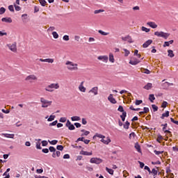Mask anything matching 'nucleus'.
<instances>
[{
    "label": "nucleus",
    "mask_w": 178,
    "mask_h": 178,
    "mask_svg": "<svg viewBox=\"0 0 178 178\" xmlns=\"http://www.w3.org/2000/svg\"><path fill=\"white\" fill-rule=\"evenodd\" d=\"M55 115H51L49 118L47 119V122H52V120H55Z\"/></svg>",
    "instance_id": "34"
},
{
    "label": "nucleus",
    "mask_w": 178,
    "mask_h": 178,
    "mask_svg": "<svg viewBox=\"0 0 178 178\" xmlns=\"http://www.w3.org/2000/svg\"><path fill=\"white\" fill-rule=\"evenodd\" d=\"M170 86H173V83L165 82L163 83V87H170Z\"/></svg>",
    "instance_id": "30"
},
{
    "label": "nucleus",
    "mask_w": 178,
    "mask_h": 178,
    "mask_svg": "<svg viewBox=\"0 0 178 178\" xmlns=\"http://www.w3.org/2000/svg\"><path fill=\"white\" fill-rule=\"evenodd\" d=\"M161 126L163 127L162 129L163 131H165V130H166V128L168 127V123L162 124Z\"/></svg>",
    "instance_id": "56"
},
{
    "label": "nucleus",
    "mask_w": 178,
    "mask_h": 178,
    "mask_svg": "<svg viewBox=\"0 0 178 178\" xmlns=\"http://www.w3.org/2000/svg\"><path fill=\"white\" fill-rule=\"evenodd\" d=\"M135 148L138 151V152H141V147L139 145L138 143L135 144Z\"/></svg>",
    "instance_id": "26"
},
{
    "label": "nucleus",
    "mask_w": 178,
    "mask_h": 178,
    "mask_svg": "<svg viewBox=\"0 0 178 178\" xmlns=\"http://www.w3.org/2000/svg\"><path fill=\"white\" fill-rule=\"evenodd\" d=\"M154 35H156V37H161L162 38H164V40H168L170 36V33H165L163 31H156L154 32Z\"/></svg>",
    "instance_id": "3"
},
{
    "label": "nucleus",
    "mask_w": 178,
    "mask_h": 178,
    "mask_svg": "<svg viewBox=\"0 0 178 178\" xmlns=\"http://www.w3.org/2000/svg\"><path fill=\"white\" fill-rule=\"evenodd\" d=\"M140 104H143V100H136L135 104L136 105H140Z\"/></svg>",
    "instance_id": "63"
},
{
    "label": "nucleus",
    "mask_w": 178,
    "mask_h": 178,
    "mask_svg": "<svg viewBox=\"0 0 178 178\" xmlns=\"http://www.w3.org/2000/svg\"><path fill=\"white\" fill-rule=\"evenodd\" d=\"M118 111V112H122V113H123V112H126V111H124V109L123 108V106H119Z\"/></svg>",
    "instance_id": "46"
},
{
    "label": "nucleus",
    "mask_w": 178,
    "mask_h": 178,
    "mask_svg": "<svg viewBox=\"0 0 178 178\" xmlns=\"http://www.w3.org/2000/svg\"><path fill=\"white\" fill-rule=\"evenodd\" d=\"M147 24L149 27H152V29H156V27H158V25L154 22H147Z\"/></svg>",
    "instance_id": "16"
},
{
    "label": "nucleus",
    "mask_w": 178,
    "mask_h": 178,
    "mask_svg": "<svg viewBox=\"0 0 178 178\" xmlns=\"http://www.w3.org/2000/svg\"><path fill=\"white\" fill-rule=\"evenodd\" d=\"M56 124H58V120H55L53 122L49 123V126L51 127V126H56Z\"/></svg>",
    "instance_id": "44"
},
{
    "label": "nucleus",
    "mask_w": 178,
    "mask_h": 178,
    "mask_svg": "<svg viewBox=\"0 0 178 178\" xmlns=\"http://www.w3.org/2000/svg\"><path fill=\"white\" fill-rule=\"evenodd\" d=\"M121 38H122V41H127V42H129V44L133 43V39H131V36H130V35L122 37Z\"/></svg>",
    "instance_id": "9"
},
{
    "label": "nucleus",
    "mask_w": 178,
    "mask_h": 178,
    "mask_svg": "<svg viewBox=\"0 0 178 178\" xmlns=\"http://www.w3.org/2000/svg\"><path fill=\"white\" fill-rule=\"evenodd\" d=\"M97 137H98L99 138H105V136L102 135V134H96L94 136L93 138H97Z\"/></svg>",
    "instance_id": "25"
},
{
    "label": "nucleus",
    "mask_w": 178,
    "mask_h": 178,
    "mask_svg": "<svg viewBox=\"0 0 178 178\" xmlns=\"http://www.w3.org/2000/svg\"><path fill=\"white\" fill-rule=\"evenodd\" d=\"M49 149L50 152H56V149L55 147H54L53 146H50L49 147Z\"/></svg>",
    "instance_id": "43"
},
{
    "label": "nucleus",
    "mask_w": 178,
    "mask_h": 178,
    "mask_svg": "<svg viewBox=\"0 0 178 178\" xmlns=\"http://www.w3.org/2000/svg\"><path fill=\"white\" fill-rule=\"evenodd\" d=\"M2 22H4L5 23H12V18L10 17H3L1 19Z\"/></svg>",
    "instance_id": "19"
},
{
    "label": "nucleus",
    "mask_w": 178,
    "mask_h": 178,
    "mask_svg": "<svg viewBox=\"0 0 178 178\" xmlns=\"http://www.w3.org/2000/svg\"><path fill=\"white\" fill-rule=\"evenodd\" d=\"M46 62L48 63H54V58H46Z\"/></svg>",
    "instance_id": "54"
},
{
    "label": "nucleus",
    "mask_w": 178,
    "mask_h": 178,
    "mask_svg": "<svg viewBox=\"0 0 178 178\" xmlns=\"http://www.w3.org/2000/svg\"><path fill=\"white\" fill-rule=\"evenodd\" d=\"M79 90L81 92H86V88L84 86H79Z\"/></svg>",
    "instance_id": "33"
},
{
    "label": "nucleus",
    "mask_w": 178,
    "mask_h": 178,
    "mask_svg": "<svg viewBox=\"0 0 178 178\" xmlns=\"http://www.w3.org/2000/svg\"><path fill=\"white\" fill-rule=\"evenodd\" d=\"M39 2L42 6H45L47 4V1L45 0H39Z\"/></svg>",
    "instance_id": "41"
},
{
    "label": "nucleus",
    "mask_w": 178,
    "mask_h": 178,
    "mask_svg": "<svg viewBox=\"0 0 178 178\" xmlns=\"http://www.w3.org/2000/svg\"><path fill=\"white\" fill-rule=\"evenodd\" d=\"M8 48L10 51H12V52H17V44L16 42H14L13 44H7Z\"/></svg>",
    "instance_id": "5"
},
{
    "label": "nucleus",
    "mask_w": 178,
    "mask_h": 178,
    "mask_svg": "<svg viewBox=\"0 0 178 178\" xmlns=\"http://www.w3.org/2000/svg\"><path fill=\"white\" fill-rule=\"evenodd\" d=\"M108 60L111 63H115V58L113 57V54H112V53L109 54Z\"/></svg>",
    "instance_id": "20"
},
{
    "label": "nucleus",
    "mask_w": 178,
    "mask_h": 178,
    "mask_svg": "<svg viewBox=\"0 0 178 178\" xmlns=\"http://www.w3.org/2000/svg\"><path fill=\"white\" fill-rule=\"evenodd\" d=\"M90 163H95L96 165H99V163H102V160L99 158H91L90 160Z\"/></svg>",
    "instance_id": "6"
},
{
    "label": "nucleus",
    "mask_w": 178,
    "mask_h": 178,
    "mask_svg": "<svg viewBox=\"0 0 178 178\" xmlns=\"http://www.w3.org/2000/svg\"><path fill=\"white\" fill-rule=\"evenodd\" d=\"M106 170L109 175H113V170L108 168V167L106 168Z\"/></svg>",
    "instance_id": "32"
},
{
    "label": "nucleus",
    "mask_w": 178,
    "mask_h": 178,
    "mask_svg": "<svg viewBox=\"0 0 178 178\" xmlns=\"http://www.w3.org/2000/svg\"><path fill=\"white\" fill-rule=\"evenodd\" d=\"M154 152L156 155H161V154H163V151L161 152V151L154 150Z\"/></svg>",
    "instance_id": "55"
},
{
    "label": "nucleus",
    "mask_w": 178,
    "mask_h": 178,
    "mask_svg": "<svg viewBox=\"0 0 178 178\" xmlns=\"http://www.w3.org/2000/svg\"><path fill=\"white\" fill-rule=\"evenodd\" d=\"M6 138H15V134H1Z\"/></svg>",
    "instance_id": "13"
},
{
    "label": "nucleus",
    "mask_w": 178,
    "mask_h": 178,
    "mask_svg": "<svg viewBox=\"0 0 178 178\" xmlns=\"http://www.w3.org/2000/svg\"><path fill=\"white\" fill-rule=\"evenodd\" d=\"M49 144H51V145H56V144H58V140H53L51 141L49 140Z\"/></svg>",
    "instance_id": "40"
},
{
    "label": "nucleus",
    "mask_w": 178,
    "mask_h": 178,
    "mask_svg": "<svg viewBox=\"0 0 178 178\" xmlns=\"http://www.w3.org/2000/svg\"><path fill=\"white\" fill-rule=\"evenodd\" d=\"M148 112H149V108L148 107H144L143 113H148Z\"/></svg>",
    "instance_id": "59"
},
{
    "label": "nucleus",
    "mask_w": 178,
    "mask_h": 178,
    "mask_svg": "<svg viewBox=\"0 0 178 178\" xmlns=\"http://www.w3.org/2000/svg\"><path fill=\"white\" fill-rule=\"evenodd\" d=\"M36 148L37 149H42V147H41V143L40 142L36 143Z\"/></svg>",
    "instance_id": "42"
},
{
    "label": "nucleus",
    "mask_w": 178,
    "mask_h": 178,
    "mask_svg": "<svg viewBox=\"0 0 178 178\" xmlns=\"http://www.w3.org/2000/svg\"><path fill=\"white\" fill-rule=\"evenodd\" d=\"M59 122H60L61 123H65V122H66V118L65 117H62L60 118Z\"/></svg>",
    "instance_id": "57"
},
{
    "label": "nucleus",
    "mask_w": 178,
    "mask_h": 178,
    "mask_svg": "<svg viewBox=\"0 0 178 178\" xmlns=\"http://www.w3.org/2000/svg\"><path fill=\"white\" fill-rule=\"evenodd\" d=\"M124 51V56H129L130 55V51L127 50V49H123Z\"/></svg>",
    "instance_id": "39"
},
{
    "label": "nucleus",
    "mask_w": 178,
    "mask_h": 178,
    "mask_svg": "<svg viewBox=\"0 0 178 178\" xmlns=\"http://www.w3.org/2000/svg\"><path fill=\"white\" fill-rule=\"evenodd\" d=\"M168 56L170 58H173L175 56V54L173 53V50H168Z\"/></svg>",
    "instance_id": "27"
},
{
    "label": "nucleus",
    "mask_w": 178,
    "mask_h": 178,
    "mask_svg": "<svg viewBox=\"0 0 178 178\" xmlns=\"http://www.w3.org/2000/svg\"><path fill=\"white\" fill-rule=\"evenodd\" d=\"M55 30V26H50L48 29L47 31H54Z\"/></svg>",
    "instance_id": "64"
},
{
    "label": "nucleus",
    "mask_w": 178,
    "mask_h": 178,
    "mask_svg": "<svg viewBox=\"0 0 178 178\" xmlns=\"http://www.w3.org/2000/svg\"><path fill=\"white\" fill-rule=\"evenodd\" d=\"M100 141L104 144H106V145H108V144L111 143V138H109V137H107L106 139H104V138L101 139Z\"/></svg>",
    "instance_id": "17"
},
{
    "label": "nucleus",
    "mask_w": 178,
    "mask_h": 178,
    "mask_svg": "<svg viewBox=\"0 0 178 178\" xmlns=\"http://www.w3.org/2000/svg\"><path fill=\"white\" fill-rule=\"evenodd\" d=\"M42 108H48L52 105V101H49L44 97L40 98Z\"/></svg>",
    "instance_id": "4"
},
{
    "label": "nucleus",
    "mask_w": 178,
    "mask_h": 178,
    "mask_svg": "<svg viewBox=\"0 0 178 178\" xmlns=\"http://www.w3.org/2000/svg\"><path fill=\"white\" fill-rule=\"evenodd\" d=\"M151 44H152V40H148L147 41H146V42L143 44V48H148V47H149V45H151Z\"/></svg>",
    "instance_id": "15"
},
{
    "label": "nucleus",
    "mask_w": 178,
    "mask_h": 178,
    "mask_svg": "<svg viewBox=\"0 0 178 178\" xmlns=\"http://www.w3.org/2000/svg\"><path fill=\"white\" fill-rule=\"evenodd\" d=\"M63 159H70V155L66 154L63 156Z\"/></svg>",
    "instance_id": "61"
},
{
    "label": "nucleus",
    "mask_w": 178,
    "mask_h": 178,
    "mask_svg": "<svg viewBox=\"0 0 178 178\" xmlns=\"http://www.w3.org/2000/svg\"><path fill=\"white\" fill-rule=\"evenodd\" d=\"M8 10L10 12H15V8L13 5L8 6Z\"/></svg>",
    "instance_id": "50"
},
{
    "label": "nucleus",
    "mask_w": 178,
    "mask_h": 178,
    "mask_svg": "<svg viewBox=\"0 0 178 178\" xmlns=\"http://www.w3.org/2000/svg\"><path fill=\"white\" fill-rule=\"evenodd\" d=\"M104 11L105 10H95L94 13H95V15H98V13H101L104 12Z\"/></svg>",
    "instance_id": "51"
},
{
    "label": "nucleus",
    "mask_w": 178,
    "mask_h": 178,
    "mask_svg": "<svg viewBox=\"0 0 178 178\" xmlns=\"http://www.w3.org/2000/svg\"><path fill=\"white\" fill-rule=\"evenodd\" d=\"M63 40L64 41H69V40H70L69 35H65L63 37Z\"/></svg>",
    "instance_id": "53"
},
{
    "label": "nucleus",
    "mask_w": 178,
    "mask_h": 178,
    "mask_svg": "<svg viewBox=\"0 0 178 178\" xmlns=\"http://www.w3.org/2000/svg\"><path fill=\"white\" fill-rule=\"evenodd\" d=\"M145 90H151L152 88V83H148L146 86L143 87Z\"/></svg>",
    "instance_id": "22"
},
{
    "label": "nucleus",
    "mask_w": 178,
    "mask_h": 178,
    "mask_svg": "<svg viewBox=\"0 0 178 178\" xmlns=\"http://www.w3.org/2000/svg\"><path fill=\"white\" fill-rule=\"evenodd\" d=\"M6 9H5V8L1 7L0 8V15H3L5 13V12H6Z\"/></svg>",
    "instance_id": "45"
},
{
    "label": "nucleus",
    "mask_w": 178,
    "mask_h": 178,
    "mask_svg": "<svg viewBox=\"0 0 178 178\" xmlns=\"http://www.w3.org/2000/svg\"><path fill=\"white\" fill-rule=\"evenodd\" d=\"M14 7L15 10H17V12H19V10H22V8H20V6H17L16 4H14Z\"/></svg>",
    "instance_id": "47"
},
{
    "label": "nucleus",
    "mask_w": 178,
    "mask_h": 178,
    "mask_svg": "<svg viewBox=\"0 0 178 178\" xmlns=\"http://www.w3.org/2000/svg\"><path fill=\"white\" fill-rule=\"evenodd\" d=\"M130 127V122L129 121H126L125 124H124V129H129Z\"/></svg>",
    "instance_id": "31"
},
{
    "label": "nucleus",
    "mask_w": 178,
    "mask_h": 178,
    "mask_svg": "<svg viewBox=\"0 0 178 178\" xmlns=\"http://www.w3.org/2000/svg\"><path fill=\"white\" fill-rule=\"evenodd\" d=\"M140 60H138L137 58H132L129 60V64L133 65L134 66H136V65H138V63H140Z\"/></svg>",
    "instance_id": "8"
},
{
    "label": "nucleus",
    "mask_w": 178,
    "mask_h": 178,
    "mask_svg": "<svg viewBox=\"0 0 178 178\" xmlns=\"http://www.w3.org/2000/svg\"><path fill=\"white\" fill-rule=\"evenodd\" d=\"M38 12H40V8L37 6H35V7H34V13H37Z\"/></svg>",
    "instance_id": "52"
},
{
    "label": "nucleus",
    "mask_w": 178,
    "mask_h": 178,
    "mask_svg": "<svg viewBox=\"0 0 178 178\" xmlns=\"http://www.w3.org/2000/svg\"><path fill=\"white\" fill-rule=\"evenodd\" d=\"M108 99L111 104H116L118 102L116 99L113 98V95L112 94L109 95Z\"/></svg>",
    "instance_id": "12"
},
{
    "label": "nucleus",
    "mask_w": 178,
    "mask_h": 178,
    "mask_svg": "<svg viewBox=\"0 0 178 178\" xmlns=\"http://www.w3.org/2000/svg\"><path fill=\"white\" fill-rule=\"evenodd\" d=\"M56 149H58V151H63V146L60 145H57Z\"/></svg>",
    "instance_id": "48"
},
{
    "label": "nucleus",
    "mask_w": 178,
    "mask_h": 178,
    "mask_svg": "<svg viewBox=\"0 0 178 178\" xmlns=\"http://www.w3.org/2000/svg\"><path fill=\"white\" fill-rule=\"evenodd\" d=\"M80 154L81 155H86V156H90L92 155V152H88L82 150L80 152Z\"/></svg>",
    "instance_id": "18"
},
{
    "label": "nucleus",
    "mask_w": 178,
    "mask_h": 178,
    "mask_svg": "<svg viewBox=\"0 0 178 178\" xmlns=\"http://www.w3.org/2000/svg\"><path fill=\"white\" fill-rule=\"evenodd\" d=\"M65 126L66 127H68L70 130H74V129H76L74 125H73V124H72V122H70L69 120H67Z\"/></svg>",
    "instance_id": "10"
},
{
    "label": "nucleus",
    "mask_w": 178,
    "mask_h": 178,
    "mask_svg": "<svg viewBox=\"0 0 178 178\" xmlns=\"http://www.w3.org/2000/svg\"><path fill=\"white\" fill-rule=\"evenodd\" d=\"M165 118H169V111H166L165 113H163L161 116V119H165Z\"/></svg>",
    "instance_id": "21"
},
{
    "label": "nucleus",
    "mask_w": 178,
    "mask_h": 178,
    "mask_svg": "<svg viewBox=\"0 0 178 178\" xmlns=\"http://www.w3.org/2000/svg\"><path fill=\"white\" fill-rule=\"evenodd\" d=\"M52 35H53L54 38H55L56 40L57 38H59V35L58 34V33H56V31H54L52 33Z\"/></svg>",
    "instance_id": "35"
},
{
    "label": "nucleus",
    "mask_w": 178,
    "mask_h": 178,
    "mask_svg": "<svg viewBox=\"0 0 178 178\" xmlns=\"http://www.w3.org/2000/svg\"><path fill=\"white\" fill-rule=\"evenodd\" d=\"M98 60H102V62H104V63H108V60H109V58L108 56H99L97 57Z\"/></svg>",
    "instance_id": "7"
},
{
    "label": "nucleus",
    "mask_w": 178,
    "mask_h": 178,
    "mask_svg": "<svg viewBox=\"0 0 178 178\" xmlns=\"http://www.w3.org/2000/svg\"><path fill=\"white\" fill-rule=\"evenodd\" d=\"M42 147H47V145H48V142L47 140H42Z\"/></svg>",
    "instance_id": "58"
},
{
    "label": "nucleus",
    "mask_w": 178,
    "mask_h": 178,
    "mask_svg": "<svg viewBox=\"0 0 178 178\" xmlns=\"http://www.w3.org/2000/svg\"><path fill=\"white\" fill-rule=\"evenodd\" d=\"M149 100L150 101V102H154V101H155V96L154 95H149Z\"/></svg>",
    "instance_id": "29"
},
{
    "label": "nucleus",
    "mask_w": 178,
    "mask_h": 178,
    "mask_svg": "<svg viewBox=\"0 0 178 178\" xmlns=\"http://www.w3.org/2000/svg\"><path fill=\"white\" fill-rule=\"evenodd\" d=\"M151 29L146 28L145 26H142V31H145V33H149Z\"/></svg>",
    "instance_id": "38"
},
{
    "label": "nucleus",
    "mask_w": 178,
    "mask_h": 178,
    "mask_svg": "<svg viewBox=\"0 0 178 178\" xmlns=\"http://www.w3.org/2000/svg\"><path fill=\"white\" fill-rule=\"evenodd\" d=\"M59 87V83H51L46 86L44 90L48 92H54V90H58Z\"/></svg>",
    "instance_id": "2"
},
{
    "label": "nucleus",
    "mask_w": 178,
    "mask_h": 178,
    "mask_svg": "<svg viewBox=\"0 0 178 178\" xmlns=\"http://www.w3.org/2000/svg\"><path fill=\"white\" fill-rule=\"evenodd\" d=\"M151 173H152L154 176H156V175H158V170L153 168L151 171Z\"/></svg>",
    "instance_id": "37"
},
{
    "label": "nucleus",
    "mask_w": 178,
    "mask_h": 178,
    "mask_svg": "<svg viewBox=\"0 0 178 178\" xmlns=\"http://www.w3.org/2000/svg\"><path fill=\"white\" fill-rule=\"evenodd\" d=\"M168 106V102H163L161 104V108H166Z\"/></svg>",
    "instance_id": "49"
},
{
    "label": "nucleus",
    "mask_w": 178,
    "mask_h": 178,
    "mask_svg": "<svg viewBox=\"0 0 178 178\" xmlns=\"http://www.w3.org/2000/svg\"><path fill=\"white\" fill-rule=\"evenodd\" d=\"M126 116H127V112H123L122 114L120 115L122 122H124V120H126Z\"/></svg>",
    "instance_id": "24"
},
{
    "label": "nucleus",
    "mask_w": 178,
    "mask_h": 178,
    "mask_svg": "<svg viewBox=\"0 0 178 178\" xmlns=\"http://www.w3.org/2000/svg\"><path fill=\"white\" fill-rule=\"evenodd\" d=\"M145 170H147V172L151 175V169H149V167L145 165L144 168Z\"/></svg>",
    "instance_id": "60"
},
{
    "label": "nucleus",
    "mask_w": 178,
    "mask_h": 178,
    "mask_svg": "<svg viewBox=\"0 0 178 178\" xmlns=\"http://www.w3.org/2000/svg\"><path fill=\"white\" fill-rule=\"evenodd\" d=\"M71 120L72 122H79V120H81V118L79 116H73L71 118Z\"/></svg>",
    "instance_id": "23"
},
{
    "label": "nucleus",
    "mask_w": 178,
    "mask_h": 178,
    "mask_svg": "<svg viewBox=\"0 0 178 178\" xmlns=\"http://www.w3.org/2000/svg\"><path fill=\"white\" fill-rule=\"evenodd\" d=\"M25 80L26 81H29L30 80H37V76H35V75L34 74H31V75H29Z\"/></svg>",
    "instance_id": "14"
},
{
    "label": "nucleus",
    "mask_w": 178,
    "mask_h": 178,
    "mask_svg": "<svg viewBox=\"0 0 178 178\" xmlns=\"http://www.w3.org/2000/svg\"><path fill=\"white\" fill-rule=\"evenodd\" d=\"M65 65H67V68L68 69V70H70L71 72H74L76 70H79V67L77 63H74L72 61H67L65 63Z\"/></svg>",
    "instance_id": "1"
},
{
    "label": "nucleus",
    "mask_w": 178,
    "mask_h": 178,
    "mask_svg": "<svg viewBox=\"0 0 178 178\" xmlns=\"http://www.w3.org/2000/svg\"><path fill=\"white\" fill-rule=\"evenodd\" d=\"M98 33H99V34H101L102 35H109V33L105 32V31H102V30H99V31H98Z\"/></svg>",
    "instance_id": "28"
},
{
    "label": "nucleus",
    "mask_w": 178,
    "mask_h": 178,
    "mask_svg": "<svg viewBox=\"0 0 178 178\" xmlns=\"http://www.w3.org/2000/svg\"><path fill=\"white\" fill-rule=\"evenodd\" d=\"M152 108L153 109V112H157V111L159 109L158 106L155 104H152Z\"/></svg>",
    "instance_id": "36"
},
{
    "label": "nucleus",
    "mask_w": 178,
    "mask_h": 178,
    "mask_svg": "<svg viewBox=\"0 0 178 178\" xmlns=\"http://www.w3.org/2000/svg\"><path fill=\"white\" fill-rule=\"evenodd\" d=\"M89 92L93 94V95H98V87L95 86L89 90Z\"/></svg>",
    "instance_id": "11"
},
{
    "label": "nucleus",
    "mask_w": 178,
    "mask_h": 178,
    "mask_svg": "<svg viewBox=\"0 0 178 178\" xmlns=\"http://www.w3.org/2000/svg\"><path fill=\"white\" fill-rule=\"evenodd\" d=\"M170 45V44L169 43V42H164L163 47V48H165V47H169Z\"/></svg>",
    "instance_id": "62"
}]
</instances>
